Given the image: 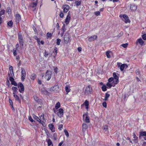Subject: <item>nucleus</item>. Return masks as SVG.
I'll use <instances>...</instances> for the list:
<instances>
[{
	"instance_id": "obj_1",
	"label": "nucleus",
	"mask_w": 146,
	"mask_h": 146,
	"mask_svg": "<svg viewBox=\"0 0 146 146\" xmlns=\"http://www.w3.org/2000/svg\"><path fill=\"white\" fill-rule=\"evenodd\" d=\"M60 90L59 88L58 83H56L55 85L50 89V91L51 92L54 91L55 92H59Z\"/></svg>"
},
{
	"instance_id": "obj_2",
	"label": "nucleus",
	"mask_w": 146,
	"mask_h": 146,
	"mask_svg": "<svg viewBox=\"0 0 146 146\" xmlns=\"http://www.w3.org/2000/svg\"><path fill=\"white\" fill-rule=\"evenodd\" d=\"M113 76L114 80L113 81V83L115 84H116L119 82V74L117 73L114 72L113 73Z\"/></svg>"
},
{
	"instance_id": "obj_3",
	"label": "nucleus",
	"mask_w": 146,
	"mask_h": 146,
	"mask_svg": "<svg viewBox=\"0 0 146 146\" xmlns=\"http://www.w3.org/2000/svg\"><path fill=\"white\" fill-rule=\"evenodd\" d=\"M64 42L67 44L68 43L70 39L69 35L68 33H66L64 37Z\"/></svg>"
},
{
	"instance_id": "obj_4",
	"label": "nucleus",
	"mask_w": 146,
	"mask_h": 146,
	"mask_svg": "<svg viewBox=\"0 0 146 146\" xmlns=\"http://www.w3.org/2000/svg\"><path fill=\"white\" fill-rule=\"evenodd\" d=\"M92 92V89L91 86L89 85L86 87L85 93L86 94H90Z\"/></svg>"
},
{
	"instance_id": "obj_5",
	"label": "nucleus",
	"mask_w": 146,
	"mask_h": 146,
	"mask_svg": "<svg viewBox=\"0 0 146 146\" xmlns=\"http://www.w3.org/2000/svg\"><path fill=\"white\" fill-rule=\"evenodd\" d=\"M83 117L84 119L85 118V121L86 123H89L90 122L89 117L88 116V113L86 112L83 115Z\"/></svg>"
},
{
	"instance_id": "obj_6",
	"label": "nucleus",
	"mask_w": 146,
	"mask_h": 146,
	"mask_svg": "<svg viewBox=\"0 0 146 146\" xmlns=\"http://www.w3.org/2000/svg\"><path fill=\"white\" fill-rule=\"evenodd\" d=\"M18 87L20 88L19 90V92L20 93H23L24 90V88L23 84L21 82L19 83Z\"/></svg>"
},
{
	"instance_id": "obj_7",
	"label": "nucleus",
	"mask_w": 146,
	"mask_h": 146,
	"mask_svg": "<svg viewBox=\"0 0 146 146\" xmlns=\"http://www.w3.org/2000/svg\"><path fill=\"white\" fill-rule=\"evenodd\" d=\"M21 79L22 81H23L25 79L26 77V72L25 69L23 68H21Z\"/></svg>"
},
{
	"instance_id": "obj_8",
	"label": "nucleus",
	"mask_w": 146,
	"mask_h": 146,
	"mask_svg": "<svg viewBox=\"0 0 146 146\" xmlns=\"http://www.w3.org/2000/svg\"><path fill=\"white\" fill-rule=\"evenodd\" d=\"M63 110L61 108L59 109L57 113V114L58 116L61 117L63 115Z\"/></svg>"
},
{
	"instance_id": "obj_9",
	"label": "nucleus",
	"mask_w": 146,
	"mask_h": 146,
	"mask_svg": "<svg viewBox=\"0 0 146 146\" xmlns=\"http://www.w3.org/2000/svg\"><path fill=\"white\" fill-rule=\"evenodd\" d=\"M69 6L67 4L64 5H63V12L64 13H66L69 10Z\"/></svg>"
},
{
	"instance_id": "obj_10",
	"label": "nucleus",
	"mask_w": 146,
	"mask_h": 146,
	"mask_svg": "<svg viewBox=\"0 0 146 146\" xmlns=\"http://www.w3.org/2000/svg\"><path fill=\"white\" fill-rule=\"evenodd\" d=\"M142 136H144V139L145 140H146V131H141L139 132V138L141 139Z\"/></svg>"
},
{
	"instance_id": "obj_11",
	"label": "nucleus",
	"mask_w": 146,
	"mask_h": 146,
	"mask_svg": "<svg viewBox=\"0 0 146 146\" xmlns=\"http://www.w3.org/2000/svg\"><path fill=\"white\" fill-rule=\"evenodd\" d=\"M51 77V73L47 70L46 72L45 76V78L47 79L48 80H49Z\"/></svg>"
},
{
	"instance_id": "obj_12",
	"label": "nucleus",
	"mask_w": 146,
	"mask_h": 146,
	"mask_svg": "<svg viewBox=\"0 0 146 146\" xmlns=\"http://www.w3.org/2000/svg\"><path fill=\"white\" fill-rule=\"evenodd\" d=\"M15 22L17 23H19L21 19L20 15L18 14H16L15 16Z\"/></svg>"
},
{
	"instance_id": "obj_13",
	"label": "nucleus",
	"mask_w": 146,
	"mask_h": 146,
	"mask_svg": "<svg viewBox=\"0 0 146 146\" xmlns=\"http://www.w3.org/2000/svg\"><path fill=\"white\" fill-rule=\"evenodd\" d=\"M144 43V42L141 38L138 39L136 41V44L137 45L139 43L142 46Z\"/></svg>"
},
{
	"instance_id": "obj_14",
	"label": "nucleus",
	"mask_w": 146,
	"mask_h": 146,
	"mask_svg": "<svg viewBox=\"0 0 146 146\" xmlns=\"http://www.w3.org/2000/svg\"><path fill=\"white\" fill-rule=\"evenodd\" d=\"M123 17L125 19V23H129L130 22V21L129 19L128 16L125 14H124L123 15Z\"/></svg>"
},
{
	"instance_id": "obj_15",
	"label": "nucleus",
	"mask_w": 146,
	"mask_h": 146,
	"mask_svg": "<svg viewBox=\"0 0 146 146\" xmlns=\"http://www.w3.org/2000/svg\"><path fill=\"white\" fill-rule=\"evenodd\" d=\"M48 126L49 129L52 132L55 131V128L54 125L52 124H50L48 125Z\"/></svg>"
},
{
	"instance_id": "obj_16",
	"label": "nucleus",
	"mask_w": 146,
	"mask_h": 146,
	"mask_svg": "<svg viewBox=\"0 0 146 146\" xmlns=\"http://www.w3.org/2000/svg\"><path fill=\"white\" fill-rule=\"evenodd\" d=\"M133 140L134 141V143H136L138 142V137L136 135L135 133V132H133Z\"/></svg>"
},
{
	"instance_id": "obj_17",
	"label": "nucleus",
	"mask_w": 146,
	"mask_h": 146,
	"mask_svg": "<svg viewBox=\"0 0 146 146\" xmlns=\"http://www.w3.org/2000/svg\"><path fill=\"white\" fill-rule=\"evenodd\" d=\"M97 36L96 35H94L90 37L88 39L89 42H92L94 41V40L96 39Z\"/></svg>"
},
{
	"instance_id": "obj_18",
	"label": "nucleus",
	"mask_w": 146,
	"mask_h": 146,
	"mask_svg": "<svg viewBox=\"0 0 146 146\" xmlns=\"http://www.w3.org/2000/svg\"><path fill=\"white\" fill-rule=\"evenodd\" d=\"M137 7V6L135 5L131 4V5L130 9L131 11H134L136 10Z\"/></svg>"
},
{
	"instance_id": "obj_19",
	"label": "nucleus",
	"mask_w": 146,
	"mask_h": 146,
	"mask_svg": "<svg viewBox=\"0 0 146 146\" xmlns=\"http://www.w3.org/2000/svg\"><path fill=\"white\" fill-rule=\"evenodd\" d=\"M128 67V65L127 64H123L121 65V67L120 68V70L121 71H123V70L125 67L126 68H127Z\"/></svg>"
},
{
	"instance_id": "obj_20",
	"label": "nucleus",
	"mask_w": 146,
	"mask_h": 146,
	"mask_svg": "<svg viewBox=\"0 0 146 146\" xmlns=\"http://www.w3.org/2000/svg\"><path fill=\"white\" fill-rule=\"evenodd\" d=\"M13 96L15 98V100L18 101L20 103H21V101L19 99V98L18 96L16 94H13Z\"/></svg>"
},
{
	"instance_id": "obj_21",
	"label": "nucleus",
	"mask_w": 146,
	"mask_h": 146,
	"mask_svg": "<svg viewBox=\"0 0 146 146\" xmlns=\"http://www.w3.org/2000/svg\"><path fill=\"white\" fill-rule=\"evenodd\" d=\"M88 128L87 125L85 123H83L82 124V131L83 132H85Z\"/></svg>"
},
{
	"instance_id": "obj_22",
	"label": "nucleus",
	"mask_w": 146,
	"mask_h": 146,
	"mask_svg": "<svg viewBox=\"0 0 146 146\" xmlns=\"http://www.w3.org/2000/svg\"><path fill=\"white\" fill-rule=\"evenodd\" d=\"M17 88L14 86H13L12 88V90L13 91V94H16L17 92Z\"/></svg>"
},
{
	"instance_id": "obj_23",
	"label": "nucleus",
	"mask_w": 146,
	"mask_h": 146,
	"mask_svg": "<svg viewBox=\"0 0 146 146\" xmlns=\"http://www.w3.org/2000/svg\"><path fill=\"white\" fill-rule=\"evenodd\" d=\"M70 19V17H66V18L65 19V23L66 25H68L69 23Z\"/></svg>"
},
{
	"instance_id": "obj_24",
	"label": "nucleus",
	"mask_w": 146,
	"mask_h": 146,
	"mask_svg": "<svg viewBox=\"0 0 146 146\" xmlns=\"http://www.w3.org/2000/svg\"><path fill=\"white\" fill-rule=\"evenodd\" d=\"M110 94H108L107 93H106L105 94V97L104 99V100L105 101H107L108 100V98L110 96Z\"/></svg>"
},
{
	"instance_id": "obj_25",
	"label": "nucleus",
	"mask_w": 146,
	"mask_h": 146,
	"mask_svg": "<svg viewBox=\"0 0 146 146\" xmlns=\"http://www.w3.org/2000/svg\"><path fill=\"white\" fill-rule=\"evenodd\" d=\"M46 141L47 143L48 146L52 145V144H53L52 141L50 139H48L47 140H46Z\"/></svg>"
},
{
	"instance_id": "obj_26",
	"label": "nucleus",
	"mask_w": 146,
	"mask_h": 146,
	"mask_svg": "<svg viewBox=\"0 0 146 146\" xmlns=\"http://www.w3.org/2000/svg\"><path fill=\"white\" fill-rule=\"evenodd\" d=\"M111 52V51H107L106 52V55L107 58H110V53Z\"/></svg>"
},
{
	"instance_id": "obj_27",
	"label": "nucleus",
	"mask_w": 146,
	"mask_h": 146,
	"mask_svg": "<svg viewBox=\"0 0 146 146\" xmlns=\"http://www.w3.org/2000/svg\"><path fill=\"white\" fill-rule=\"evenodd\" d=\"M52 35V34L48 33L46 35V38H51Z\"/></svg>"
},
{
	"instance_id": "obj_28",
	"label": "nucleus",
	"mask_w": 146,
	"mask_h": 146,
	"mask_svg": "<svg viewBox=\"0 0 146 146\" xmlns=\"http://www.w3.org/2000/svg\"><path fill=\"white\" fill-rule=\"evenodd\" d=\"M60 107V104L59 102H57L56 104L55 108L56 109H57Z\"/></svg>"
},
{
	"instance_id": "obj_29",
	"label": "nucleus",
	"mask_w": 146,
	"mask_h": 146,
	"mask_svg": "<svg viewBox=\"0 0 146 146\" xmlns=\"http://www.w3.org/2000/svg\"><path fill=\"white\" fill-rule=\"evenodd\" d=\"M37 5V3L33 2L31 4V6L32 8H36Z\"/></svg>"
},
{
	"instance_id": "obj_30",
	"label": "nucleus",
	"mask_w": 146,
	"mask_h": 146,
	"mask_svg": "<svg viewBox=\"0 0 146 146\" xmlns=\"http://www.w3.org/2000/svg\"><path fill=\"white\" fill-rule=\"evenodd\" d=\"M18 38L19 40L23 39V37L22 34L20 33H18Z\"/></svg>"
},
{
	"instance_id": "obj_31",
	"label": "nucleus",
	"mask_w": 146,
	"mask_h": 146,
	"mask_svg": "<svg viewBox=\"0 0 146 146\" xmlns=\"http://www.w3.org/2000/svg\"><path fill=\"white\" fill-rule=\"evenodd\" d=\"M36 78V75L35 74H32L31 76V78L33 80H34Z\"/></svg>"
},
{
	"instance_id": "obj_32",
	"label": "nucleus",
	"mask_w": 146,
	"mask_h": 146,
	"mask_svg": "<svg viewBox=\"0 0 146 146\" xmlns=\"http://www.w3.org/2000/svg\"><path fill=\"white\" fill-rule=\"evenodd\" d=\"M75 3L76 6H78L80 5L81 4V1H76Z\"/></svg>"
},
{
	"instance_id": "obj_33",
	"label": "nucleus",
	"mask_w": 146,
	"mask_h": 146,
	"mask_svg": "<svg viewBox=\"0 0 146 146\" xmlns=\"http://www.w3.org/2000/svg\"><path fill=\"white\" fill-rule=\"evenodd\" d=\"M19 42L20 45L23 46V39H19Z\"/></svg>"
},
{
	"instance_id": "obj_34",
	"label": "nucleus",
	"mask_w": 146,
	"mask_h": 146,
	"mask_svg": "<svg viewBox=\"0 0 146 146\" xmlns=\"http://www.w3.org/2000/svg\"><path fill=\"white\" fill-rule=\"evenodd\" d=\"M108 129V126L106 125H105L104 126V133H105L106 132V133Z\"/></svg>"
},
{
	"instance_id": "obj_35",
	"label": "nucleus",
	"mask_w": 146,
	"mask_h": 146,
	"mask_svg": "<svg viewBox=\"0 0 146 146\" xmlns=\"http://www.w3.org/2000/svg\"><path fill=\"white\" fill-rule=\"evenodd\" d=\"M8 25L10 27H12L13 25V22L12 21H9L7 23Z\"/></svg>"
},
{
	"instance_id": "obj_36",
	"label": "nucleus",
	"mask_w": 146,
	"mask_h": 146,
	"mask_svg": "<svg viewBox=\"0 0 146 146\" xmlns=\"http://www.w3.org/2000/svg\"><path fill=\"white\" fill-rule=\"evenodd\" d=\"M8 75H9V80L11 82H12V81H13L14 80V78H13L12 77V76H10V74L9 73Z\"/></svg>"
},
{
	"instance_id": "obj_37",
	"label": "nucleus",
	"mask_w": 146,
	"mask_h": 146,
	"mask_svg": "<svg viewBox=\"0 0 146 146\" xmlns=\"http://www.w3.org/2000/svg\"><path fill=\"white\" fill-rule=\"evenodd\" d=\"M65 135L67 137H68L69 136V134L68 131L66 129H65L64 131Z\"/></svg>"
},
{
	"instance_id": "obj_38",
	"label": "nucleus",
	"mask_w": 146,
	"mask_h": 146,
	"mask_svg": "<svg viewBox=\"0 0 146 146\" xmlns=\"http://www.w3.org/2000/svg\"><path fill=\"white\" fill-rule=\"evenodd\" d=\"M102 90L103 91H105L107 90L106 87L105 85H104L102 87Z\"/></svg>"
},
{
	"instance_id": "obj_39",
	"label": "nucleus",
	"mask_w": 146,
	"mask_h": 146,
	"mask_svg": "<svg viewBox=\"0 0 146 146\" xmlns=\"http://www.w3.org/2000/svg\"><path fill=\"white\" fill-rule=\"evenodd\" d=\"M61 41L60 39L58 38L56 40V43L57 45H59L60 44V42Z\"/></svg>"
},
{
	"instance_id": "obj_40",
	"label": "nucleus",
	"mask_w": 146,
	"mask_h": 146,
	"mask_svg": "<svg viewBox=\"0 0 146 146\" xmlns=\"http://www.w3.org/2000/svg\"><path fill=\"white\" fill-rule=\"evenodd\" d=\"M65 90L66 92L67 93V94L69 92H70V89L67 86H66L65 87Z\"/></svg>"
},
{
	"instance_id": "obj_41",
	"label": "nucleus",
	"mask_w": 146,
	"mask_h": 146,
	"mask_svg": "<svg viewBox=\"0 0 146 146\" xmlns=\"http://www.w3.org/2000/svg\"><path fill=\"white\" fill-rule=\"evenodd\" d=\"M66 30V29L65 28V25L64 24L62 26V31L63 33H64Z\"/></svg>"
},
{
	"instance_id": "obj_42",
	"label": "nucleus",
	"mask_w": 146,
	"mask_h": 146,
	"mask_svg": "<svg viewBox=\"0 0 146 146\" xmlns=\"http://www.w3.org/2000/svg\"><path fill=\"white\" fill-rule=\"evenodd\" d=\"M34 117L35 119L38 122H39V121H40V119L37 116L35 115L34 116Z\"/></svg>"
},
{
	"instance_id": "obj_43",
	"label": "nucleus",
	"mask_w": 146,
	"mask_h": 146,
	"mask_svg": "<svg viewBox=\"0 0 146 146\" xmlns=\"http://www.w3.org/2000/svg\"><path fill=\"white\" fill-rule=\"evenodd\" d=\"M57 48L56 47H55L54 48V50L53 51V53H55L56 54L55 55V56H56V54L57 53Z\"/></svg>"
},
{
	"instance_id": "obj_44",
	"label": "nucleus",
	"mask_w": 146,
	"mask_h": 146,
	"mask_svg": "<svg viewBox=\"0 0 146 146\" xmlns=\"http://www.w3.org/2000/svg\"><path fill=\"white\" fill-rule=\"evenodd\" d=\"M135 73L137 75H140V71H139V69H137L136 70Z\"/></svg>"
},
{
	"instance_id": "obj_45",
	"label": "nucleus",
	"mask_w": 146,
	"mask_h": 146,
	"mask_svg": "<svg viewBox=\"0 0 146 146\" xmlns=\"http://www.w3.org/2000/svg\"><path fill=\"white\" fill-rule=\"evenodd\" d=\"M115 85V84H114V85H113V84L112 85L110 83H108L107 84V86L108 87H109V88H110L112 86L113 87Z\"/></svg>"
},
{
	"instance_id": "obj_46",
	"label": "nucleus",
	"mask_w": 146,
	"mask_h": 146,
	"mask_svg": "<svg viewBox=\"0 0 146 146\" xmlns=\"http://www.w3.org/2000/svg\"><path fill=\"white\" fill-rule=\"evenodd\" d=\"M9 102L10 104V105L12 106V108L14 109L13 107V103L12 101L10 99H9Z\"/></svg>"
},
{
	"instance_id": "obj_47",
	"label": "nucleus",
	"mask_w": 146,
	"mask_h": 146,
	"mask_svg": "<svg viewBox=\"0 0 146 146\" xmlns=\"http://www.w3.org/2000/svg\"><path fill=\"white\" fill-rule=\"evenodd\" d=\"M11 84L15 86H17V84L16 83V82L14 80L11 82Z\"/></svg>"
},
{
	"instance_id": "obj_48",
	"label": "nucleus",
	"mask_w": 146,
	"mask_h": 146,
	"mask_svg": "<svg viewBox=\"0 0 146 146\" xmlns=\"http://www.w3.org/2000/svg\"><path fill=\"white\" fill-rule=\"evenodd\" d=\"M39 122L43 126V127H45V123L43 121H41V120H40V121H39Z\"/></svg>"
},
{
	"instance_id": "obj_49",
	"label": "nucleus",
	"mask_w": 146,
	"mask_h": 146,
	"mask_svg": "<svg viewBox=\"0 0 146 146\" xmlns=\"http://www.w3.org/2000/svg\"><path fill=\"white\" fill-rule=\"evenodd\" d=\"M5 11L4 10H1L0 11V17L4 15L5 13Z\"/></svg>"
},
{
	"instance_id": "obj_50",
	"label": "nucleus",
	"mask_w": 146,
	"mask_h": 146,
	"mask_svg": "<svg viewBox=\"0 0 146 146\" xmlns=\"http://www.w3.org/2000/svg\"><path fill=\"white\" fill-rule=\"evenodd\" d=\"M63 126V125L62 124H60V125L58 127V129L60 130V131L62 129V128Z\"/></svg>"
},
{
	"instance_id": "obj_51",
	"label": "nucleus",
	"mask_w": 146,
	"mask_h": 146,
	"mask_svg": "<svg viewBox=\"0 0 146 146\" xmlns=\"http://www.w3.org/2000/svg\"><path fill=\"white\" fill-rule=\"evenodd\" d=\"M113 78L111 77L108 80V81L109 82H110L114 80Z\"/></svg>"
},
{
	"instance_id": "obj_52",
	"label": "nucleus",
	"mask_w": 146,
	"mask_h": 146,
	"mask_svg": "<svg viewBox=\"0 0 146 146\" xmlns=\"http://www.w3.org/2000/svg\"><path fill=\"white\" fill-rule=\"evenodd\" d=\"M128 45V44L127 43H125L122 44L121 46L123 48H125L127 47Z\"/></svg>"
},
{
	"instance_id": "obj_53",
	"label": "nucleus",
	"mask_w": 146,
	"mask_h": 146,
	"mask_svg": "<svg viewBox=\"0 0 146 146\" xmlns=\"http://www.w3.org/2000/svg\"><path fill=\"white\" fill-rule=\"evenodd\" d=\"M16 50L17 49H15L14 48L13 49V55L14 56H16V55L17 54V53H16Z\"/></svg>"
},
{
	"instance_id": "obj_54",
	"label": "nucleus",
	"mask_w": 146,
	"mask_h": 146,
	"mask_svg": "<svg viewBox=\"0 0 146 146\" xmlns=\"http://www.w3.org/2000/svg\"><path fill=\"white\" fill-rule=\"evenodd\" d=\"M123 32L121 31V32L118 35V36H117V37H118V38L122 36L123 35Z\"/></svg>"
},
{
	"instance_id": "obj_55",
	"label": "nucleus",
	"mask_w": 146,
	"mask_h": 146,
	"mask_svg": "<svg viewBox=\"0 0 146 146\" xmlns=\"http://www.w3.org/2000/svg\"><path fill=\"white\" fill-rule=\"evenodd\" d=\"M84 104L85 106H87L89 105V102L87 100H85V102L84 103Z\"/></svg>"
},
{
	"instance_id": "obj_56",
	"label": "nucleus",
	"mask_w": 146,
	"mask_h": 146,
	"mask_svg": "<svg viewBox=\"0 0 146 146\" xmlns=\"http://www.w3.org/2000/svg\"><path fill=\"white\" fill-rule=\"evenodd\" d=\"M102 105L104 107L106 108L107 107V103L106 102H104L102 103Z\"/></svg>"
},
{
	"instance_id": "obj_57",
	"label": "nucleus",
	"mask_w": 146,
	"mask_h": 146,
	"mask_svg": "<svg viewBox=\"0 0 146 146\" xmlns=\"http://www.w3.org/2000/svg\"><path fill=\"white\" fill-rule=\"evenodd\" d=\"M142 37L143 39L144 40H146V34H144L142 36Z\"/></svg>"
},
{
	"instance_id": "obj_58",
	"label": "nucleus",
	"mask_w": 146,
	"mask_h": 146,
	"mask_svg": "<svg viewBox=\"0 0 146 146\" xmlns=\"http://www.w3.org/2000/svg\"><path fill=\"white\" fill-rule=\"evenodd\" d=\"M7 13H9L11 12V9L10 8V7H8L7 9Z\"/></svg>"
},
{
	"instance_id": "obj_59",
	"label": "nucleus",
	"mask_w": 146,
	"mask_h": 146,
	"mask_svg": "<svg viewBox=\"0 0 146 146\" xmlns=\"http://www.w3.org/2000/svg\"><path fill=\"white\" fill-rule=\"evenodd\" d=\"M29 119L31 122H33L34 120L31 116H29Z\"/></svg>"
},
{
	"instance_id": "obj_60",
	"label": "nucleus",
	"mask_w": 146,
	"mask_h": 146,
	"mask_svg": "<svg viewBox=\"0 0 146 146\" xmlns=\"http://www.w3.org/2000/svg\"><path fill=\"white\" fill-rule=\"evenodd\" d=\"M95 15L97 16L99 15L100 14V12L99 11H96L95 13Z\"/></svg>"
},
{
	"instance_id": "obj_61",
	"label": "nucleus",
	"mask_w": 146,
	"mask_h": 146,
	"mask_svg": "<svg viewBox=\"0 0 146 146\" xmlns=\"http://www.w3.org/2000/svg\"><path fill=\"white\" fill-rule=\"evenodd\" d=\"M122 64H121V63L120 62H117V66L119 68H120Z\"/></svg>"
},
{
	"instance_id": "obj_62",
	"label": "nucleus",
	"mask_w": 146,
	"mask_h": 146,
	"mask_svg": "<svg viewBox=\"0 0 146 146\" xmlns=\"http://www.w3.org/2000/svg\"><path fill=\"white\" fill-rule=\"evenodd\" d=\"M58 69V68L57 67H55L54 68V72H55L56 73H57Z\"/></svg>"
},
{
	"instance_id": "obj_63",
	"label": "nucleus",
	"mask_w": 146,
	"mask_h": 146,
	"mask_svg": "<svg viewBox=\"0 0 146 146\" xmlns=\"http://www.w3.org/2000/svg\"><path fill=\"white\" fill-rule=\"evenodd\" d=\"M34 97L35 100L37 102L38 100V98L36 97V96H34Z\"/></svg>"
},
{
	"instance_id": "obj_64",
	"label": "nucleus",
	"mask_w": 146,
	"mask_h": 146,
	"mask_svg": "<svg viewBox=\"0 0 146 146\" xmlns=\"http://www.w3.org/2000/svg\"><path fill=\"white\" fill-rule=\"evenodd\" d=\"M48 55V54L45 51L44 52V56L45 57H47Z\"/></svg>"
}]
</instances>
